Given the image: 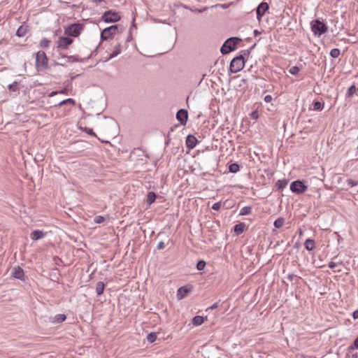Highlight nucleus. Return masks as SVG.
Wrapping results in <instances>:
<instances>
[{
  "label": "nucleus",
  "instance_id": "nucleus-11",
  "mask_svg": "<svg viewBox=\"0 0 358 358\" xmlns=\"http://www.w3.org/2000/svg\"><path fill=\"white\" fill-rule=\"evenodd\" d=\"M192 292V287L188 286H183L180 287L177 292V297L178 299H182L187 296Z\"/></svg>",
  "mask_w": 358,
  "mask_h": 358
},
{
  "label": "nucleus",
  "instance_id": "nucleus-23",
  "mask_svg": "<svg viewBox=\"0 0 358 358\" xmlns=\"http://www.w3.org/2000/svg\"><path fill=\"white\" fill-rule=\"evenodd\" d=\"M66 319V315L57 314L54 317V318L52 320V322L62 323L64 321H65Z\"/></svg>",
  "mask_w": 358,
  "mask_h": 358
},
{
  "label": "nucleus",
  "instance_id": "nucleus-20",
  "mask_svg": "<svg viewBox=\"0 0 358 358\" xmlns=\"http://www.w3.org/2000/svg\"><path fill=\"white\" fill-rule=\"evenodd\" d=\"M28 31V27L26 25H22L20 26L17 31H16V35L18 36V37H23L26 35V34L27 33Z\"/></svg>",
  "mask_w": 358,
  "mask_h": 358
},
{
  "label": "nucleus",
  "instance_id": "nucleus-49",
  "mask_svg": "<svg viewBox=\"0 0 358 358\" xmlns=\"http://www.w3.org/2000/svg\"><path fill=\"white\" fill-rule=\"evenodd\" d=\"M217 308V303H215L214 304H213L210 307H209L208 310L210 309V310H213V309H215Z\"/></svg>",
  "mask_w": 358,
  "mask_h": 358
},
{
  "label": "nucleus",
  "instance_id": "nucleus-14",
  "mask_svg": "<svg viewBox=\"0 0 358 358\" xmlns=\"http://www.w3.org/2000/svg\"><path fill=\"white\" fill-rule=\"evenodd\" d=\"M12 275L13 278H15L16 279L21 280H24V271L20 266H17V267L14 268Z\"/></svg>",
  "mask_w": 358,
  "mask_h": 358
},
{
  "label": "nucleus",
  "instance_id": "nucleus-51",
  "mask_svg": "<svg viewBox=\"0 0 358 358\" xmlns=\"http://www.w3.org/2000/svg\"><path fill=\"white\" fill-rule=\"evenodd\" d=\"M299 234L300 236L303 235V231L301 229H299Z\"/></svg>",
  "mask_w": 358,
  "mask_h": 358
},
{
  "label": "nucleus",
  "instance_id": "nucleus-26",
  "mask_svg": "<svg viewBox=\"0 0 358 358\" xmlns=\"http://www.w3.org/2000/svg\"><path fill=\"white\" fill-rule=\"evenodd\" d=\"M285 219L283 217H278L274 221L273 225L275 228L280 229L284 224Z\"/></svg>",
  "mask_w": 358,
  "mask_h": 358
},
{
  "label": "nucleus",
  "instance_id": "nucleus-34",
  "mask_svg": "<svg viewBox=\"0 0 358 358\" xmlns=\"http://www.w3.org/2000/svg\"><path fill=\"white\" fill-rule=\"evenodd\" d=\"M341 54L340 50L338 48H334L330 52V55L333 58H337L339 57Z\"/></svg>",
  "mask_w": 358,
  "mask_h": 358
},
{
  "label": "nucleus",
  "instance_id": "nucleus-21",
  "mask_svg": "<svg viewBox=\"0 0 358 358\" xmlns=\"http://www.w3.org/2000/svg\"><path fill=\"white\" fill-rule=\"evenodd\" d=\"M105 285L103 282H98L96 285V292L98 296L101 295L103 293Z\"/></svg>",
  "mask_w": 358,
  "mask_h": 358
},
{
  "label": "nucleus",
  "instance_id": "nucleus-7",
  "mask_svg": "<svg viewBox=\"0 0 358 358\" xmlns=\"http://www.w3.org/2000/svg\"><path fill=\"white\" fill-rule=\"evenodd\" d=\"M308 189V186L303 181L295 180L290 185V190L296 194H301L306 192Z\"/></svg>",
  "mask_w": 358,
  "mask_h": 358
},
{
  "label": "nucleus",
  "instance_id": "nucleus-33",
  "mask_svg": "<svg viewBox=\"0 0 358 358\" xmlns=\"http://www.w3.org/2000/svg\"><path fill=\"white\" fill-rule=\"evenodd\" d=\"M68 59L70 62H83L84 61V59L80 58L78 56L76 55H72L68 57Z\"/></svg>",
  "mask_w": 358,
  "mask_h": 358
},
{
  "label": "nucleus",
  "instance_id": "nucleus-31",
  "mask_svg": "<svg viewBox=\"0 0 358 358\" xmlns=\"http://www.w3.org/2000/svg\"><path fill=\"white\" fill-rule=\"evenodd\" d=\"M156 199H157L156 194L153 192H148V194L147 195V201H146L152 202V201H155Z\"/></svg>",
  "mask_w": 358,
  "mask_h": 358
},
{
  "label": "nucleus",
  "instance_id": "nucleus-37",
  "mask_svg": "<svg viewBox=\"0 0 358 358\" xmlns=\"http://www.w3.org/2000/svg\"><path fill=\"white\" fill-rule=\"evenodd\" d=\"M106 220V217L101 215L96 216L94 219V221L96 224L103 223Z\"/></svg>",
  "mask_w": 358,
  "mask_h": 358
},
{
  "label": "nucleus",
  "instance_id": "nucleus-6",
  "mask_svg": "<svg viewBox=\"0 0 358 358\" xmlns=\"http://www.w3.org/2000/svg\"><path fill=\"white\" fill-rule=\"evenodd\" d=\"M245 65V59L242 55L234 58L230 64V70L232 73H237L243 69Z\"/></svg>",
  "mask_w": 358,
  "mask_h": 358
},
{
  "label": "nucleus",
  "instance_id": "nucleus-4",
  "mask_svg": "<svg viewBox=\"0 0 358 358\" xmlns=\"http://www.w3.org/2000/svg\"><path fill=\"white\" fill-rule=\"evenodd\" d=\"M241 40L236 37H231L228 38L223 44L221 48V52L223 55L229 53L236 49L237 43Z\"/></svg>",
  "mask_w": 358,
  "mask_h": 358
},
{
  "label": "nucleus",
  "instance_id": "nucleus-47",
  "mask_svg": "<svg viewBox=\"0 0 358 358\" xmlns=\"http://www.w3.org/2000/svg\"><path fill=\"white\" fill-rule=\"evenodd\" d=\"M264 101L266 103H269L272 101V96L271 95H266L264 97Z\"/></svg>",
  "mask_w": 358,
  "mask_h": 358
},
{
  "label": "nucleus",
  "instance_id": "nucleus-13",
  "mask_svg": "<svg viewBox=\"0 0 358 358\" xmlns=\"http://www.w3.org/2000/svg\"><path fill=\"white\" fill-rule=\"evenodd\" d=\"M268 8V4L266 2H262L257 6L256 9V13L258 20H260V18L265 14Z\"/></svg>",
  "mask_w": 358,
  "mask_h": 358
},
{
  "label": "nucleus",
  "instance_id": "nucleus-29",
  "mask_svg": "<svg viewBox=\"0 0 358 358\" xmlns=\"http://www.w3.org/2000/svg\"><path fill=\"white\" fill-rule=\"evenodd\" d=\"M313 110H322L324 108V103L317 101L313 102Z\"/></svg>",
  "mask_w": 358,
  "mask_h": 358
},
{
  "label": "nucleus",
  "instance_id": "nucleus-36",
  "mask_svg": "<svg viewBox=\"0 0 358 358\" xmlns=\"http://www.w3.org/2000/svg\"><path fill=\"white\" fill-rule=\"evenodd\" d=\"M50 41L47 38H43L40 42L41 47L45 48L49 46Z\"/></svg>",
  "mask_w": 358,
  "mask_h": 358
},
{
  "label": "nucleus",
  "instance_id": "nucleus-19",
  "mask_svg": "<svg viewBox=\"0 0 358 358\" xmlns=\"http://www.w3.org/2000/svg\"><path fill=\"white\" fill-rule=\"evenodd\" d=\"M305 248L308 251H312L315 248V241L308 238L304 243Z\"/></svg>",
  "mask_w": 358,
  "mask_h": 358
},
{
  "label": "nucleus",
  "instance_id": "nucleus-41",
  "mask_svg": "<svg viewBox=\"0 0 358 358\" xmlns=\"http://www.w3.org/2000/svg\"><path fill=\"white\" fill-rule=\"evenodd\" d=\"M222 206V203H214L212 206V209L215 210H219Z\"/></svg>",
  "mask_w": 358,
  "mask_h": 358
},
{
  "label": "nucleus",
  "instance_id": "nucleus-46",
  "mask_svg": "<svg viewBox=\"0 0 358 358\" xmlns=\"http://www.w3.org/2000/svg\"><path fill=\"white\" fill-rule=\"evenodd\" d=\"M336 262H330L328 264V266L329 268H331V269H334L336 268Z\"/></svg>",
  "mask_w": 358,
  "mask_h": 358
},
{
  "label": "nucleus",
  "instance_id": "nucleus-12",
  "mask_svg": "<svg viewBox=\"0 0 358 358\" xmlns=\"http://www.w3.org/2000/svg\"><path fill=\"white\" fill-rule=\"evenodd\" d=\"M176 118L181 124L185 125L187 123L188 118L187 111L185 109L179 110L176 114Z\"/></svg>",
  "mask_w": 358,
  "mask_h": 358
},
{
  "label": "nucleus",
  "instance_id": "nucleus-24",
  "mask_svg": "<svg viewBox=\"0 0 358 358\" xmlns=\"http://www.w3.org/2000/svg\"><path fill=\"white\" fill-rule=\"evenodd\" d=\"M287 184H288V180L284 179V180H279L276 182L275 185L278 187V189H282L287 187Z\"/></svg>",
  "mask_w": 358,
  "mask_h": 358
},
{
  "label": "nucleus",
  "instance_id": "nucleus-52",
  "mask_svg": "<svg viewBox=\"0 0 358 358\" xmlns=\"http://www.w3.org/2000/svg\"><path fill=\"white\" fill-rule=\"evenodd\" d=\"M58 92H52L51 94H50V96H52L55 94H57Z\"/></svg>",
  "mask_w": 358,
  "mask_h": 358
},
{
  "label": "nucleus",
  "instance_id": "nucleus-30",
  "mask_svg": "<svg viewBox=\"0 0 358 358\" xmlns=\"http://www.w3.org/2000/svg\"><path fill=\"white\" fill-rule=\"evenodd\" d=\"M157 339V334L155 332H151L147 336V341L150 343H154Z\"/></svg>",
  "mask_w": 358,
  "mask_h": 358
},
{
  "label": "nucleus",
  "instance_id": "nucleus-16",
  "mask_svg": "<svg viewBox=\"0 0 358 358\" xmlns=\"http://www.w3.org/2000/svg\"><path fill=\"white\" fill-rule=\"evenodd\" d=\"M122 48L120 43H117L116 45L113 47V52L110 54L108 58L106 61H108L109 59L116 57L117 55H119L121 52Z\"/></svg>",
  "mask_w": 358,
  "mask_h": 358
},
{
  "label": "nucleus",
  "instance_id": "nucleus-9",
  "mask_svg": "<svg viewBox=\"0 0 358 358\" xmlns=\"http://www.w3.org/2000/svg\"><path fill=\"white\" fill-rule=\"evenodd\" d=\"M118 31V25H113L109 27L105 28L101 33V39L102 41H106L113 35H115Z\"/></svg>",
  "mask_w": 358,
  "mask_h": 358
},
{
  "label": "nucleus",
  "instance_id": "nucleus-3",
  "mask_svg": "<svg viewBox=\"0 0 358 358\" xmlns=\"http://www.w3.org/2000/svg\"><path fill=\"white\" fill-rule=\"evenodd\" d=\"M85 25L83 24L75 23L69 25L64 30V34L72 37H78L84 30Z\"/></svg>",
  "mask_w": 358,
  "mask_h": 358
},
{
  "label": "nucleus",
  "instance_id": "nucleus-48",
  "mask_svg": "<svg viewBox=\"0 0 358 358\" xmlns=\"http://www.w3.org/2000/svg\"><path fill=\"white\" fill-rule=\"evenodd\" d=\"M296 275H294V274H293V273H290V274H289V275H287V279H288L289 281H292V280H293V279H294V278H296Z\"/></svg>",
  "mask_w": 358,
  "mask_h": 358
},
{
  "label": "nucleus",
  "instance_id": "nucleus-35",
  "mask_svg": "<svg viewBox=\"0 0 358 358\" xmlns=\"http://www.w3.org/2000/svg\"><path fill=\"white\" fill-rule=\"evenodd\" d=\"M206 262L203 261V260H199L197 264H196V268L199 270V271H202L204 269L205 266H206Z\"/></svg>",
  "mask_w": 358,
  "mask_h": 358
},
{
  "label": "nucleus",
  "instance_id": "nucleus-45",
  "mask_svg": "<svg viewBox=\"0 0 358 358\" xmlns=\"http://www.w3.org/2000/svg\"><path fill=\"white\" fill-rule=\"evenodd\" d=\"M251 117L254 120H256L258 118L259 115H258V113L257 111H253L252 113H251Z\"/></svg>",
  "mask_w": 358,
  "mask_h": 358
},
{
  "label": "nucleus",
  "instance_id": "nucleus-54",
  "mask_svg": "<svg viewBox=\"0 0 358 358\" xmlns=\"http://www.w3.org/2000/svg\"><path fill=\"white\" fill-rule=\"evenodd\" d=\"M60 93H62V94L65 93V90H62V91L60 92Z\"/></svg>",
  "mask_w": 358,
  "mask_h": 358
},
{
  "label": "nucleus",
  "instance_id": "nucleus-27",
  "mask_svg": "<svg viewBox=\"0 0 358 358\" xmlns=\"http://www.w3.org/2000/svg\"><path fill=\"white\" fill-rule=\"evenodd\" d=\"M240 169L239 165L236 163H234L229 165V171L231 173H237Z\"/></svg>",
  "mask_w": 358,
  "mask_h": 358
},
{
  "label": "nucleus",
  "instance_id": "nucleus-25",
  "mask_svg": "<svg viewBox=\"0 0 358 358\" xmlns=\"http://www.w3.org/2000/svg\"><path fill=\"white\" fill-rule=\"evenodd\" d=\"M71 104L73 106H74L76 104V101H74V99H71V98H69V99H66L65 100H63L62 101H61L60 103H59L57 105H56L55 106H62L63 105H65V104Z\"/></svg>",
  "mask_w": 358,
  "mask_h": 358
},
{
  "label": "nucleus",
  "instance_id": "nucleus-53",
  "mask_svg": "<svg viewBox=\"0 0 358 358\" xmlns=\"http://www.w3.org/2000/svg\"><path fill=\"white\" fill-rule=\"evenodd\" d=\"M91 56H92V54H90L89 55H87V57H86V59H89V58H90V57H91Z\"/></svg>",
  "mask_w": 358,
  "mask_h": 358
},
{
  "label": "nucleus",
  "instance_id": "nucleus-2",
  "mask_svg": "<svg viewBox=\"0 0 358 358\" xmlns=\"http://www.w3.org/2000/svg\"><path fill=\"white\" fill-rule=\"evenodd\" d=\"M48 59L43 51H38L36 54V68L38 71H42L48 69Z\"/></svg>",
  "mask_w": 358,
  "mask_h": 358
},
{
  "label": "nucleus",
  "instance_id": "nucleus-8",
  "mask_svg": "<svg viewBox=\"0 0 358 358\" xmlns=\"http://www.w3.org/2000/svg\"><path fill=\"white\" fill-rule=\"evenodd\" d=\"M101 18L105 22L110 23L118 22L121 17L119 13L108 10L103 14Z\"/></svg>",
  "mask_w": 358,
  "mask_h": 358
},
{
  "label": "nucleus",
  "instance_id": "nucleus-44",
  "mask_svg": "<svg viewBox=\"0 0 358 358\" xmlns=\"http://www.w3.org/2000/svg\"><path fill=\"white\" fill-rule=\"evenodd\" d=\"M165 248V244L163 241H160L157 245L158 250H163Z\"/></svg>",
  "mask_w": 358,
  "mask_h": 358
},
{
  "label": "nucleus",
  "instance_id": "nucleus-1",
  "mask_svg": "<svg viewBox=\"0 0 358 358\" xmlns=\"http://www.w3.org/2000/svg\"><path fill=\"white\" fill-rule=\"evenodd\" d=\"M116 127V122L112 118L104 117L97 122V128L101 132H110Z\"/></svg>",
  "mask_w": 358,
  "mask_h": 358
},
{
  "label": "nucleus",
  "instance_id": "nucleus-40",
  "mask_svg": "<svg viewBox=\"0 0 358 358\" xmlns=\"http://www.w3.org/2000/svg\"><path fill=\"white\" fill-rule=\"evenodd\" d=\"M356 92V87L355 85H352L349 87L348 90V95L352 96Z\"/></svg>",
  "mask_w": 358,
  "mask_h": 358
},
{
  "label": "nucleus",
  "instance_id": "nucleus-39",
  "mask_svg": "<svg viewBox=\"0 0 358 358\" xmlns=\"http://www.w3.org/2000/svg\"><path fill=\"white\" fill-rule=\"evenodd\" d=\"M299 68L296 66H294L290 68L289 73L292 75H296L299 72Z\"/></svg>",
  "mask_w": 358,
  "mask_h": 358
},
{
  "label": "nucleus",
  "instance_id": "nucleus-22",
  "mask_svg": "<svg viewBox=\"0 0 358 358\" xmlns=\"http://www.w3.org/2000/svg\"><path fill=\"white\" fill-rule=\"evenodd\" d=\"M205 318L202 316L196 315L192 319V324L194 326H199L204 322Z\"/></svg>",
  "mask_w": 358,
  "mask_h": 358
},
{
  "label": "nucleus",
  "instance_id": "nucleus-50",
  "mask_svg": "<svg viewBox=\"0 0 358 358\" xmlns=\"http://www.w3.org/2000/svg\"><path fill=\"white\" fill-rule=\"evenodd\" d=\"M352 316H353L354 319H357L358 318V310L354 311L352 313Z\"/></svg>",
  "mask_w": 358,
  "mask_h": 358
},
{
  "label": "nucleus",
  "instance_id": "nucleus-28",
  "mask_svg": "<svg viewBox=\"0 0 358 358\" xmlns=\"http://www.w3.org/2000/svg\"><path fill=\"white\" fill-rule=\"evenodd\" d=\"M252 208L250 206H245L241 208L239 215H246L251 213Z\"/></svg>",
  "mask_w": 358,
  "mask_h": 358
},
{
  "label": "nucleus",
  "instance_id": "nucleus-32",
  "mask_svg": "<svg viewBox=\"0 0 358 358\" xmlns=\"http://www.w3.org/2000/svg\"><path fill=\"white\" fill-rule=\"evenodd\" d=\"M355 349H358V336L355 338L353 343L348 347V351L350 352Z\"/></svg>",
  "mask_w": 358,
  "mask_h": 358
},
{
  "label": "nucleus",
  "instance_id": "nucleus-43",
  "mask_svg": "<svg viewBox=\"0 0 358 358\" xmlns=\"http://www.w3.org/2000/svg\"><path fill=\"white\" fill-rule=\"evenodd\" d=\"M347 183L352 187L357 185L358 184V182H355L352 179H348Z\"/></svg>",
  "mask_w": 358,
  "mask_h": 358
},
{
  "label": "nucleus",
  "instance_id": "nucleus-38",
  "mask_svg": "<svg viewBox=\"0 0 358 358\" xmlns=\"http://www.w3.org/2000/svg\"><path fill=\"white\" fill-rule=\"evenodd\" d=\"M8 89L10 91H13V92L17 91L18 90L17 83V82H14L13 83L9 85H8Z\"/></svg>",
  "mask_w": 358,
  "mask_h": 358
},
{
  "label": "nucleus",
  "instance_id": "nucleus-42",
  "mask_svg": "<svg viewBox=\"0 0 358 358\" xmlns=\"http://www.w3.org/2000/svg\"><path fill=\"white\" fill-rule=\"evenodd\" d=\"M87 134H90V135H92V136H96L94 132L93 131V129H90V128H85V130H84Z\"/></svg>",
  "mask_w": 358,
  "mask_h": 358
},
{
  "label": "nucleus",
  "instance_id": "nucleus-18",
  "mask_svg": "<svg viewBox=\"0 0 358 358\" xmlns=\"http://www.w3.org/2000/svg\"><path fill=\"white\" fill-rule=\"evenodd\" d=\"M245 228V224L244 222H240L236 224L234 227V231L236 235L241 234Z\"/></svg>",
  "mask_w": 358,
  "mask_h": 358
},
{
  "label": "nucleus",
  "instance_id": "nucleus-10",
  "mask_svg": "<svg viewBox=\"0 0 358 358\" xmlns=\"http://www.w3.org/2000/svg\"><path fill=\"white\" fill-rule=\"evenodd\" d=\"M73 39L69 37H59L57 41V48L61 50H66L73 43Z\"/></svg>",
  "mask_w": 358,
  "mask_h": 358
},
{
  "label": "nucleus",
  "instance_id": "nucleus-5",
  "mask_svg": "<svg viewBox=\"0 0 358 358\" xmlns=\"http://www.w3.org/2000/svg\"><path fill=\"white\" fill-rule=\"evenodd\" d=\"M311 30L315 36H321L327 31V27L319 20H313L310 22Z\"/></svg>",
  "mask_w": 358,
  "mask_h": 358
},
{
  "label": "nucleus",
  "instance_id": "nucleus-15",
  "mask_svg": "<svg viewBox=\"0 0 358 358\" xmlns=\"http://www.w3.org/2000/svg\"><path fill=\"white\" fill-rule=\"evenodd\" d=\"M197 143L196 138L193 135H188L186 138V145L188 148H194Z\"/></svg>",
  "mask_w": 358,
  "mask_h": 358
},
{
  "label": "nucleus",
  "instance_id": "nucleus-17",
  "mask_svg": "<svg viewBox=\"0 0 358 358\" xmlns=\"http://www.w3.org/2000/svg\"><path fill=\"white\" fill-rule=\"evenodd\" d=\"M45 235V233H44L43 231L41 230H35L32 231L30 234V237L34 241L39 240L42 238H43Z\"/></svg>",
  "mask_w": 358,
  "mask_h": 358
}]
</instances>
